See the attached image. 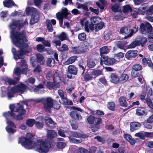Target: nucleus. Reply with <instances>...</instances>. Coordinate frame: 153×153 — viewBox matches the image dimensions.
Returning <instances> with one entry per match:
<instances>
[{"instance_id":"34","label":"nucleus","mask_w":153,"mask_h":153,"mask_svg":"<svg viewBox=\"0 0 153 153\" xmlns=\"http://www.w3.org/2000/svg\"><path fill=\"white\" fill-rule=\"evenodd\" d=\"M36 60L41 65L44 64L45 60L42 55L40 53H37L36 54Z\"/></svg>"},{"instance_id":"57","label":"nucleus","mask_w":153,"mask_h":153,"mask_svg":"<svg viewBox=\"0 0 153 153\" xmlns=\"http://www.w3.org/2000/svg\"><path fill=\"white\" fill-rule=\"evenodd\" d=\"M41 66L39 65H37L33 71L36 73H39L42 71Z\"/></svg>"},{"instance_id":"24","label":"nucleus","mask_w":153,"mask_h":153,"mask_svg":"<svg viewBox=\"0 0 153 153\" xmlns=\"http://www.w3.org/2000/svg\"><path fill=\"white\" fill-rule=\"evenodd\" d=\"M3 4L4 7L8 8H11L13 6H15L18 8V6L15 4L12 0H5L3 1Z\"/></svg>"},{"instance_id":"7","label":"nucleus","mask_w":153,"mask_h":153,"mask_svg":"<svg viewBox=\"0 0 153 153\" xmlns=\"http://www.w3.org/2000/svg\"><path fill=\"white\" fill-rule=\"evenodd\" d=\"M73 110L70 112L71 117L73 118L76 120H81L82 119L80 113L82 110L79 108L73 106L71 107Z\"/></svg>"},{"instance_id":"17","label":"nucleus","mask_w":153,"mask_h":153,"mask_svg":"<svg viewBox=\"0 0 153 153\" xmlns=\"http://www.w3.org/2000/svg\"><path fill=\"white\" fill-rule=\"evenodd\" d=\"M51 23L54 25L56 24V21L55 19H52L51 21L50 20H47L46 22L47 29L49 32H52L53 30Z\"/></svg>"},{"instance_id":"30","label":"nucleus","mask_w":153,"mask_h":153,"mask_svg":"<svg viewBox=\"0 0 153 153\" xmlns=\"http://www.w3.org/2000/svg\"><path fill=\"white\" fill-rule=\"evenodd\" d=\"M124 137L125 138L127 141H128L130 143L133 145L135 144V140L131 136L130 134H125L124 135Z\"/></svg>"},{"instance_id":"19","label":"nucleus","mask_w":153,"mask_h":153,"mask_svg":"<svg viewBox=\"0 0 153 153\" xmlns=\"http://www.w3.org/2000/svg\"><path fill=\"white\" fill-rule=\"evenodd\" d=\"M95 124L92 127V131L95 132L97 131L98 129L100 124L102 122V119L101 118L97 117L95 118Z\"/></svg>"},{"instance_id":"10","label":"nucleus","mask_w":153,"mask_h":153,"mask_svg":"<svg viewBox=\"0 0 153 153\" xmlns=\"http://www.w3.org/2000/svg\"><path fill=\"white\" fill-rule=\"evenodd\" d=\"M134 29H135V30L128 29L126 27H123L121 28L120 30V32L121 34L123 35H127L125 36L124 37L125 39H127L131 36L134 31H135V32H137L138 27H137V28L135 27L134 28Z\"/></svg>"},{"instance_id":"26","label":"nucleus","mask_w":153,"mask_h":153,"mask_svg":"<svg viewBox=\"0 0 153 153\" xmlns=\"http://www.w3.org/2000/svg\"><path fill=\"white\" fill-rule=\"evenodd\" d=\"M137 41L139 43V45H141L142 47L144 46L147 42L146 38L141 36H137Z\"/></svg>"},{"instance_id":"45","label":"nucleus","mask_w":153,"mask_h":153,"mask_svg":"<svg viewBox=\"0 0 153 153\" xmlns=\"http://www.w3.org/2000/svg\"><path fill=\"white\" fill-rule=\"evenodd\" d=\"M57 37L61 41L66 40L67 39V35L64 32L58 35Z\"/></svg>"},{"instance_id":"21","label":"nucleus","mask_w":153,"mask_h":153,"mask_svg":"<svg viewBox=\"0 0 153 153\" xmlns=\"http://www.w3.org/2000/svg\"><path fill=\"white\" fill-rule=\"evenodd\" d=\"M137 51L135 50H130L128 51L125 54V57L127 59L131 58H134L137 55Z\"/></svg>"},{"instance_id":"40","label":"nucleus","mask_w":153,"mask_h":153,"mask_svg":"<svg viewBox=\"0 0 153 153\" xmlns=\"http://www.w3.org/2000/svg\"><path fill=\"white\" fill-rule=\"evenodd\" d=\"M100 51L101 55L103 54H107L109 51L108 48L107 46H104L101 48L100 49Z\"/></svg>"},{"instance_id":"18","label":"nucleus","mask_w":153,"mask_h":153,"mask_svg":"<svg viewBox=\"0 0 153 153\" xmlns=\"http://www.w3.org/2000/svg\"><path fill=\"white\" fill-rule=\"evenodd\" d=\"M46 124L49 127L53 128L55 127L56 123L53 122L51 118L49 117H46L45 119Z\"/></svg>"},{"instance_id":"49","label":"nucleus","mask_w":153,"mask_h":153,"mask_svg":"<svg viewBox=\"0 0 153 153\" xmlns=\"http://www.w3.org/2000/svg\"><path fill=\"white\" fill-rule=\"evenodd\" d=\"M92 76H98L102 74V71L100 70H94L91 73Z\"/></svg>"},{"instance_id":"51","label":"nucleus","mask_w":153,"mask_h":153,"mask_svg":"<svg viewBox=\"0 0 153 153\" xmlns=\"http://www.w3.org/2000/svg\"><path fill=\"white\" fill-rule=\"evenodd\" d=\"M47 63L49 67L53 66L55 64V60L53 59L48 58V59Z\"/></svg>"},{"instance_id":"28","label":"nucleus","mask_w":153,"mask_h":153,"mask_svg":"<svg viewBox=\"0 0 153 153\" xmlns=\"http://www.w3.org/2000/svg\"><path fill=\"white\" fill-rule=\"evenodd\" d=\"M128 75L124 73L122 74L119 76L120 83H124L128 80Z\"/></svg>"},{"instance_id":"5","label":"nucleus","mask_w":153,"mask_h":153,"mask_svg":"<svg viewBox=\"0 0 153 153\" xmlns=\"http://www.w3.org/2000/svg\"><path fill=\"white\" fill-rule=\"evenodd\" d=\"M27 87L22 82L13 87L2 86L0 90V96L1 97H7L8 99H10L13 97L14 93H24L26 91Z\"/></svg>"},{"instance_id":"25","label":"nucleus","mask_w":153,"mask_h":153,"mask_svg":"<svg viewBox=\"0 0 153 153\" xmlns=\"http://www.w3.org/2000/svg\"><path fill=\"white\" fill-rule=\"evenodd\" d=\"M135 114L137 115L138 116L146 115L147 114V112L144 108H138L136 109Z\"/></svg>"},{"instance_id":"36","label":"nucleus","mask_w":153,"mask_h":153,"mask_svg":"<svg viewBox=\"0 0 153 153\" xmlns=\"http://www.w3.org/2000/svg\"><path fill=\"white\" fill-rule=\"evenodd\" d=\"M138 46H139V43L137 41V39L136 38V39L130 45H128L127 48H134Z\"/></svg>"},{"instance_id":"9","label":"nucleus","mask_w":153,"mask_h":153,"mask_svg":"<svg viewBox=\"0 0 153 153\" xmlns=\"http://www.w3.org/2000/svg\"><path fill=\"white\" fill-rule=\"evenodd\" d=\"M143 34L151 33L153 31V28L151 25L148 22L145 24L141 23L139 29Z\"/></svg>"},{"instance_id":"38","label":"nucleus","mask_w":153,"mask_h":153,"mask_svg":"<svg viewBox=\"0 0 153 153\" xmlns=\"http://www.w3.org/2000/svg\"><path fill=\"white\" fill-rule=\"evenodd\" d=\"M56 16L57 19L59 20L60 25L61 26L63 24V19L64 17H63V15L60 13V12L57 13Z\"/></svg>"},{"instance_id":"62","label":"nucleus","mask_w":153,"mask_h":153,"mask_svg":"<svg viewBox=\"0 0 153 153\" xmlns=\"http://www.w3.org/2000/svg\"><path fill=\"white\" fill-rule=\"evenodd\" d=\"M136 137H137L140 138L144 140L145 139V135L144 134L141 132H139L135 134L134 135Z\"/></svg>"},{"instance_id":"52","label":"nucleus","mask_w":153,"mask_h":153,"mask_svg":"<svg viewBox=\"0 0 153 153\" xmlns=\"http://www.w3.org/2000/svg\"><path fill=\"white\" fill-rule=\"evenodd\" d=\"M58 94L62 100L65 99V98L66 97L65 96V93L61 90H58Z\"/></svg>"},{"instance_id":"44","label":"nucleus","mask_w":153,"mask_h":153,"mask_svg":"<svg viewBox=\"0 0 153 153\" xmlns=\"http://www.w3.org/2000/svg\"><path fill=\"white\" fill-rule=\"evenodd\" d=\"M99 1L102 3V5H101L98 2H97L96 4L100 9L103 10L104 8L103 5L106 4V1L105 0H99Z\"/></svg>"},{"instance_id":"23","label":"nucleus","mask_w":153,"mask_h":153,"mask_svg":"<svg viewBox=\"0 0 153 153\" xmlns=\"http://www.w3.org/2000/svg\"><path fill=\"white\" fill-rule=\"evenodd\" d=\"M140 123L136 122H131L130 124V131L133 132L139 129L141 126Z\"/></svg>"},{"instance_id":"41","label":"nucleus","mask_w":153,"mask_h":153,"mask_svg":"<svg viewBox=\"0 0 153 153\" xmlns=\"http://www.w3.org/2000/svg\"><path fill=\"white\" fill-rule=\"evenodd\" d=\"M131 7L129 5H127L123 7V10L124 13H129L131 12Z\"/></svg>"},{"instance_id":"29","label":"nucleus","mask_w":153,"mask_h":153,"mask_svg":"<svg viewBox=\"0 0 153 153\" xmlns=\"http://www.w3.org/2000/svg\"><path fill=\"white\" fill-rule=\"evenodd\" d=\"M37 120H39V121H35L36 126L38 128H41L43 126V119L42 117H40L37 118Z\"/></svg>"},{"instance_id":"43","label":"nucleus","mask_w":153,"mask_h":153,"mask_svg":"<svg viewBox=\"0 0 153 153\" xmlns=\"http://www.w3.org/2000/svg\"><path fill=\"white\" fill-rule=\"evenodd\" d=\"M68 131H69V130L68 129H65L64 130H63L62 129H59L58 130V132L59 135L60 136L64 137H66L65 133L68 134Z\"/></svg>"},{"instance_id":"4","label":"nucleus","mask_w":153,"mask_h":153,"mask_svg":"<svg viewBox=\"0 0 153 153\" xmlns=\"http://www.w3.org/2000/svg\"><path fill=\"white\" fill-rule=\"evenodd\" d=\"M19 65H20V68L16 67L14 69L13 73V77L16 80L7 76L3 77L0 76V85L4 82L7 83L10 85H15L17 81L19 80L21 74H26L27 70V65L25 60L22 59Z\"/></svg>"},{"instance_id":"35","label":"nucleus","mask_w":153,"mask_h":153,"mask_svg":"<svg viewBox=\"0 0 153 153\" xmlns=\"http://www.w3.org/2000/svg\"><path fill=\"white\" fill-rule=\"evenodd\" d=\"M91 24L95 25L101 22V19L97 17H93L91 18Z\"/></svg>"},{"instance_id":"42","label":"nucleus","mask_w":153,"mask_h":153,"mask_svg":"<svg viewBox=\"0 0 153 153\" xmlns=\"http://www.w3.org/2000/svg\"><path fill=\"white\" fill-rule=\"evenodd\" d=\"M147 7H140L137 10L139 14L144 15L146 13Z\"/></svg>"},{"instance_id":"15","label":"nucleus","mask_w":153,"mask_h":153,"mask_svg":"<svg viewBox=\"0 0 153 153\" xmlns=\"http://www.w3.org/2000/svg\"><path fill=\"white\" fill-rule=\"evenodd\" d=\"M104 26V23L101 22L95 25H94L93 24L90 25H89V28L91 30H94L96 32L102 29Z\"/></svg>"},{"instance_id":"20","label":"nucleus","mask_w":153,"mask_h":153,"mask_svg":"<svg viewBox=\"0 0 153 153\" xmlns=\"http://www.w3.org/2000/svg\"><path fill=\"white\" fill-rule=\"evenodd\" d=\"M33 91L36 94H41L45 92V91L44 89V85L42 83H40L37 85L36 88L33 89Z\"/></svg>"},{"instance_id":"39","label":"nucleus","mask_w":153,"mask_h":153,"mask_svg":"<svg viewBox=\"0 0 153 153\" xmlns=\"http://www.w3.org/2000/svg\"><path fill=\"white\" fill-rule=\"evenodd\" d=\"M66 146V144L64 142H58L56 144V147L59 149L64 148Z\"/></svg>"},{"instance_id":"60","label":"nucleus","mask_w":153,"mask_h":153,"mask_svg":"<svg viewBox=\"0 0 153 153\" xmlns=\"http://www.w3.org/2000/svg\"><path fill=\"white\" fill-rule=\"evenodd\" d=\"M142 68L141 65L139 64H137L134 65L132 67V69L136 71H139Z\"/></svg>"},{"instance_id":"58","label":"nucleus","mask_w":153,"mask_h":153,"mask_svg":"<svg viewBox=\"0 0 153 153\" xmlns=\"http://www.w3.org/2000/svg\"><path fill=\"white\" fill-rule=\"evenodd\" d=\"M68 48L67 45L65 44H62V46L59 49V51L62 52L68 51Z\"/></svg>"},{"instance_id":"8","label":"nucleus","mask_w":153,"mask_h":153,"mask_svg":"<svg viewBox=\"0 0 153 153\" xmlns=\"http://www.w3.org/2000/svg\"><path fill=\"white\" fill-rule=\"evenodd\" d=\"M68 134L69 135L68 137L70 142L75 143H79L81 142V140H78L74 139V137L76 138H79L81 137V135L79 133H78L76 131H68Z\"/></svg>"},{"instance_id":"47","label":"nucleus","mask_w":153,"mask_h":153,"mask_svg":"<svg viewBox=\"0 0 153 153\" xmlns=\"http://www.w3.org/2000/svg\"><path fill=\"white\" fill-rule=\"evenodd\" d=\"M145 101L148 105L151 108L153 109V104L151 99L149 97H147L145 99Z\"/></svg>"},{"instance_id":"54","label":"nucleus","mask_w":153,"mask_h":153,"mask_svg":"<svg viewBox=\"0 0 153 153\" xmlns=\"http://www.w3.org/2000/svg\"><path fill=\"white\" fill-rule=\"evenodd\" d=\"M60 13L62 14L63 17H64L65 18L67 19V16L68 13V10L66 8H63L62 10V12Z\"/></svg>"},{"instance_id":"33","label":"nucleus","mask_w":153,"mask_h":153,"mask_svg":"<svg viewBox=\"0 0 153 153\" xmlns=\"http://www.w3.org/2000/svg\"><path fill=\"white\" fill-rule=\"evenodd\" d=\"M120 105L122 106L127 107L128 105L126 98L124 97H121L119 99Z\"/></svg>"},{"instance_id":"27","label":"nucleus","mask_w":153,"mask_h":153,"mask_svg":"<svg viewBox=\"0 0 153 153\" xmlns=\"http://www.w3.org/2000/svg\"><path fill=\"white\" fill-rule=\"evenodd\" d=\"M68 72L69 73L73 75H76L77 74V69L73 65H71L68 66Z\"/></svg>"},{"instance_id":"32","label":"nucleus","mask_w":153,"mask_h":153,"mask_svg":"<svg viewBox=\"0 0 153 153\" xmlns=\"http://www.w3.org/2000/svg\"><path fill=\"white\" fill-rule=\"evenodd\" d=\"M77 57L76 56H72L68 58L67 61L64 62V64L65 65H68L74 63Z\"/></svg>"},{"instance_id":"2","label":"nucleus","mask_w":153,"mask_h":153,"mask_svg":"<svg viewBox=\"0 0 153 153\" xmlns=\"http://www.w3.org/2000/svg\"><path fill=\"white\" fill-rule=\"evenodd\" d=\"M26 106L28 107V104L24 102H22V105L20 104L11 105L10 106L11 111L4 112L3 116L6 119V123L7 126L6 127L7 131L10 134H13L16 131V126L15 123L10 121L9 120L12 118L16 120H21L23 119L25 110L24 108Z\"/></svg>"},{"instance_id":"3","label":"nucleus","mask_w":153,"mask_h":153,"mask_svg":"<svg viewBox=\"0 0 153 153\" xmlns=\"http://www.w3.org/2000/svg\"><path fill=\"white\" fill-rule=\"evenodd\" d=\"M18 143L26 149L32 148L40 153H47L49 148L53 147L54 144L47 140H39L37 143L33 142L32 140V135L30 133H27L25 137L19 139Z\"/></svg>"},{"instance_id":"16","label":"nucleus","mask_w":153,"mask_h":153,"mask_svg":"<svg viewBox=\"0 0 153 153\" xmlns=\"http://www.w3.org/2000/svg\"><path fill=\"white\" fill-rule=\"evenodd\" d=\"M59 81L56 80L53 81V82H48L47 83V87L50 89L58 88L60 86V84L59 82Z\"/></svg>"},{"instance_id":"1","label":"nucleus","mask_w":153,"mask_h":153,"mask_svg":"<svg viewBox=\"0 0 153 153\" xmlns=\"http://www.w3.org/2000/svg\"><path fill=\"white\" fill-rule=\"evenodd\" d=\"M27 24V19H26L24 21L22 20L13 21L10 25V27L12 30L11 32V38L12 42L16 47L20 49V50L17 52L15 48H13L12 49L11 51L16 60L22 58L24 55L29 51L28 49L29 42L26 39L25 31L20 33L16 31L14 29L16 27L20 29L21 27Z\"/></svg>"},{"instance_id":"61","label":"nucleus","mask_w":153,"mask_h":153,"mask_svg":"<svg viewBox=\"0 0 153 153\" xmlns=\"http://www.w3.org/2000/svg\"><path fill=\"white\" fill-rule=\"evenodd\" d=\"M78 39L80 41L84 40L86 38V35L85 33L79 34L78 36Z\"/></svg>"},{"instance_id":"56","label":"nucleus","mask_w":153,"mask_h":153,"mask_svg":"<svg viewBox=\"0 0 153 153\" xmlns=\"http://www.w3.org/2000/svg\"><path fill=\"white\" fill-rule=\"evenodd\" d=\"M88 66L90 68H93L95 65V63L92 60L89 59L88 61Z\"/></svg>"},{"instance_id":"13","label":"nucleus","mask_w":153,"mask_h":153,"mask_svg":"<svg viewBox=\"0 0 153 153\" xmlns=\"http://www.w3.org/2000/svg\"><path fill=\"white\" fill-rule=\"evenodd\" d=\"M72 52L74 54H81L86 52L88 50V46L87 45L82 46L73 47L72 48Z\"/></svg>"},{"instance_id":"50","label":"nucleus","mask_w":153,"mask_h":153,"mask_svg":"<svg viewBox=\"0 0 153 153\" xmlns=\"http://www.w3.org/2000/svg\"><path fill=\"white\" fill-rule=\"evenodd\" d=\"M36 81V79L35 78L31 77L28 78L26 81L25 82L27 84L30 83L31 84H33Z\"/></svg>"},{"instance_id":"37","label":"nucleus","mask_w":153,"mask_h":153,"mask_svg":"<svg viewBox=\"0 0 153 153\" xmlns=\"http://www.w3.org/2000/svg\"><path fill=\"white\" fill-rule=\"evenodd\" d=\"M35 120L34 119H29L26 120V123L27 126L31 127L35 124Z\"/></svg>"},{"instance_id":"46","label":"nucleus","mask_w":153,"mask_h":153,"mask_svg":"<svg viewBox=\"0 0 153 153\" xmlns=\"http://www.w3.org/2000/svg\"><path fill=\"white\" fill-rule=\"evenodd\" d=\"M59 103L56 100H54L52 107L56 109H59L60 107V104H61V102L60 101H59Z\"/></svg>"},{"instance_id":"6","label":"nucleus","mask_w":153,"mask_h":153,"mask_svg":"<svg viewBox=\"0 0 153 153\" xmlns=\"http://www.w3.org/2000/svg\"><path fill=\"white\" fill-rule=\"evenodd\" d=\"M25 11L27 15L31 16L30 22V25H33L38 22L39 19L38 10L34 7H29L26 9Z\"/></svg>"},{"instance_id":"31","label":"nucleus","mask_w":153,"mask_h":153,"mask_svg":"<svg viewBox=\"0 0 153 153\" xmlns=\"http://www.w3.org/2000/svg\"><path fill=\"white\" fill-rule=\"evenodd\" d=\"M56 132L54 130H49L47 131V136L49 139H52L56 136Z\"/></svg>"},{"instance_id":"14","label":"nucleus","mask_w":153,"mask_h":153,"mask_svg":"<svg viewBox=\"0 0 153 153\" xmlns=\"http://www.w3.org/2000/svg\"><path fill=\"white\" fill-rule=\"evenodd\" d=\"M101 60L105 64L107 65H111L114 64L116 62L114 58H109L105 55L101 56Z\"/></svg>"},{"instance_id":"59","label":"nucleus","mask_w":153,"mask_h":153,"mask_svg":"<svg viewBox=\"0 0 153 153\" xmlns=\"http://www.w3.org/2000/svg\"><path fill=\"white\" fill-rule=\"evenodd\" d=\"M63 101L65 105H72L73 104L72 101L70 100L67 99L66 97L65 99H64Z\"/></svg>"},{"instance_id":"63","label":"nucleus","mask_w":153,"mask_h":153,"mask_svg":"<svg viewBox=\"0 0 153 153\" xmlns=\"http://www.w3.org/2000/svg\"><path fill=\"white\" fill-rule=\"evenodd\" d=\"M71 125L72 128L74 130H76L78 126V123L75 122L71 123Z\"/></svg>"},{"instance_id":"48","label":"nucleus","mask_w":153,"mask_h":153,"mask_svg":"<svg viewBox=\"0 0 153 153\" xmlns=\"http://www.w3.org/2000/svg\"><path fill=\"white\" fill-rule=\"evenodd\" d=\"M109 109L111 111H114L115 109V105L114 102H109L107 105Z\"/></svg>"},{"instance_id":"64","label":"nucleus","mask_w":153,"mask_h":153,"mask_svg":"<svg viewBox=\"0 0 153 153\" xmlns=\"http://www.w3.org/2000/svg\"><path fill=\"white\" fill-rule=\"evenodd\" d=\"M34 2L35 5L39 7H40L41 4L42 3V1L41 0H34Z\"/></svg>"},{"instance_id":"12","label":"nucleus","mask_w":153,"mask_h":153,"mask_svg":"<svg viewBox=\"0 0 153 153\" xmlns=\"http://www.w3.org/2000/svg\"><path fill=\"white\" fill-rule=\"evenodd\" d=\"M54 100L50 97L45 98L43 102L44 108L46 111L50 112L51 109L52 107V105L53 102Z\"/></svg>"},{"instance_id":"11","label":"nucleus","mask_w":153,"mask_h":153,"mask_svg":"<svg viewBox=\"0 0 153 153\" xmlns=\"http://www.w3.org/2000/svg\"><path fill=\"white\" fill-rule=\"evenodd\" d=\"M47 79L49 80L60 81L61 79L59 73L56 71H51L46 75Z\"/></svg>"},{"instance_id":"22","label":"nucleus","mask_w":153,"mask_h":153,"mask_svg":"<svg viewBox=\"0 0 153 153\" xmlns=\"http://www.w3.org/2000/svg\"><path fill=\"white\" fill-rule=\"evenodd\" d=\"M110 82L115 84L120 83L119 76L116 74L112 73L110 76Z\"/></svg>"},{"instance_id":"53","label":"nucleus","mask_w":153,"mask_h":153,"mask_svg":"<svg viewBox=\"0 0 153 153\" xmlns=\"http://www.w3.org/2000/svg\"><path fill=\"white\" fill-rule=\"evenodd\" d=\"M146 14L147 16L151 15L153 14V5H151L149 9H147Z\"/></svg>"},{"instance_id":"55","label":"nucleus","mask_w":153,"mask_h":153,"mask_svg":"<svg viewBox=\"0 0 153 153\" xmlns=\"http://www.w3.org/2000/svg\"><path fill=\"white\" fill-rule=\"evenodd\" d=\"M95 117L92 115H90L88 117L87 120L88 123L90 124H93L95 121Z\"/></svg>"}]
</instances>
